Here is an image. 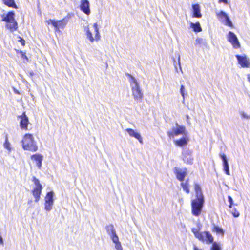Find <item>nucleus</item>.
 I'll return each instance as SVG.
<instances>
[{
  "mask_svg": "<svg viewBox=\"0 0 250 250\" xmlns=\"http://www.w3.org/2000/svg\"><path fill=\"white\" fill-rule=\"evenodd\" d=\"M194 189L196 198L191 201V211L194 216H199L204 206V197L200 186L197 183L194 184Z\"/></svg>",
  "mask_w": 250,
  "mask_h": 250,
  "instance_id": "f257e3e1",
  "label": "nucleus"
},
{
  "mask_svg": "<svg viewBox=\"0 0 250 250\" xmlns=\"http://www.w3.org/2000/svg\"><path fill=\"white\" fill-rule=\"evenodd\" d=\"M129 76L130 79L129 80L132 96L135 101L137 102H140L143 98V93L142 89L141 88L139 83H138L136 79L132 75L127 74Z\"/></svg>",
  "mask_w": 250,
  "mask_h": 250,
  "instance_id": "f03ea898",
  "label": "nucleus"
},
{
  "mask_svg": "<svg viewBox=\"0 0 250 250\" xmlns=\"http://www.w3.org/2000/svg\"><path fill=\"white\" fill-rule=\"evenodd\" d=\"M23 149L35 152L38 150L36 142L34 140L33 135L31 134H26L21 141Z\"/></svg>",
  "mask_w": 250,
  "mask_h": 250,
  "instance_id": "7ed1b4c3",
  "label": "nucleus"
},
{
  "mask_svg": "<svg viewBox=\"0 0 250 250\" xmlns=\"http://www.w3.org/2000/svg\"><path fill=\"white\" fill-rule=\"evenodd\" d=\"M192 232L194 234L195 237L202 242H206L207 244H211L213 242V238L211 234L208 231H204L200 232V229L192 228Z\"/></svg>",
  "mask_w": 250,
  "mask_h": 250,
  "instance_id": "20e7f679",
  "label": "nucleus"
},
{
  "mask_svg": "<svg viewBox=\"0 0 250 250\" xmlns=\"http://www.w3.org/2000/svg\"><path fill=\"white\" fill-rule=\"evenodd\" d=\"M70 17L67 15L62 20L60 21H55L54 20H49L48 24H51L55 27L56 31H59V29H63L67 24Z\"/></svg>",
  "mask_w": 250,
  "mask_h": 250,
  "instance_id": "39448f33",
  "label": "nucleus"
},
{
  "mask_svg": "<svg viewBox=\"0 0 250 250\" xmlns=\"http://www.w3.org/2000/svg\"><path fill=\"white\" fill-rule=\"evenodd\" d=\"M175 125V127H172V131H167V132L168 137L170 139L173 138L174 136L186 134V128L185 126L178 125L177 123H176Z\"/></svg>",
  "mask_w": 250,
  "mask_h": 250,
  "instance_id": "423d86ee",
  "label": "nucleus"
},
{
  "mask_svg": "<svg viewBox=\"0 0 250 250\" xmlns=\"http://www.w3.org/2000/svg\"><path fill=\"white\" fill-rule=\"evenodd\" d=\"M54 193L53 191L48 192L45 197L44 209L47 211H50L52 209L54 204Z\"/></svg>",
  "mask_w": 250,
  "mask_h": 250,
  "instance_id": "0eeeda50",
  "label": "nucleus"
},
{
  "mask_svg": "<svg viewBox=\"0 0 250 250\" xmlns=\"http://www.w3.org/2000/svg\"><path fill=\"white\" fill-rule=\"evenodd\" d=\"M218 20L222 22L225 23V25L231 27L233 24L228 15L223 11L216 12Z\"/></svg>",
  "mask_w": 250,
  "mask_h": 250,
  "instance_id": "6e6552de",
  "label": "nucleus"
},
{
  "mask_svg": "<svg viewBox=\"0 0 250 250\" xmlns=\"http://www.w3.org/2000/svg\"><path fill=\"white\" fill-rule=\"evenodd\" d=\"M228 40L231 43L233 48L238 49L240 47V44L236 35L232 31H229L228 35Z\"/></svg>",
  "mask_w": 250,
  "mask_h": 250,
  "instance_id": "1a4fd4ad",
  "label": "nucleus"
},
{
  "mask_svg": "<svg viewBox=\"0 0 250 250\" xmlns=\"http://www.w3.org/2000/svg\"><path fill=\"white\" fill-rule=\"evenodd\" d=\"M236 57L238 61V63L242 67L249 68L250 66V62L249 59L246 56L236 55Z\"/></svg>",
  "mask_w": 250,
  "mask_h": 250,
  "instance_id": "9d476101",
  "label": "nucleus"
},
{
  "mask_svg": "<svg viewBox=\"0 0 250 250\" xmlns=\"http://www.w3.org/2000/svg\"><path fill=\"white\" fill-rule=\"evenodd\" d=\"M174 173L179 181L183 182L187 174V169L186 168L181 169L175 167L174 168Z\"/></svg>",
  "mask_w": 250,
  "mask_h": 250,
  "instance_id": "9b49d317",
  "label": "nucleus"
},
{
  "mask_svg": "<svg viewBox=\"0 0 250 250\" xmlns=\"http://www.w3.org/2000/svg\"><path fill=\"white\" fill-rule=\"evenodd\" d=\"M20 118V125L22 129H27L29 124L28 118L26 116L25 112H23L21 115L18 117Z\"/></svg>",
  "mask_w": 250,
  "mask_h": 250,
  "instance_id": "f8f14e48",
  "label": "nucleus"
},
{
  "mask_svg": "<svg viewBox=\"0 0 250 250\" xmlns=\"http://www.w3.org/2000/svg\"><path fill=\"white\" fill-rule=\"evenodd\" d=\"M89 2L88 0H82L81 1V10L86 15H89L90 13L89 8Z\"/></svg>",
  "mask_w": 250,
  "mask_h": 250,
  "instance_id": "ddd939ff",
  "label": "nucleus"
},
{
  "mask_svg": "<svg viewBox=\"0 0 250 250\" xmlns=\"http://www.w3.org/2000/svg\"><path fill=\"white\" fill-rule=\"evenodd\" d=\"M191 152L188 149L184 150L182 152V155L183 156V161L184 162L188 164H192L193 159L191 157L190 155Z\"/></svg>",
  "mask_w": 250,
  "mask_h": 250,
  "instance_id": "4468645a",
  "label": "nucleus"
},
{
  "mask_svg": "<svg viewBox=\"0 0 250 250\" xmlns=\"http://www.w3.org/2000/svg\"><path fill=\"white\" fill-rule=\"evenodd\" d=\"M126 131L128 133L130 136L134 137L137 139L141 144H143V139L140 133L131 128L126 129Z\"/></svg>",
  "mask_w": 250,
  "mask_h": 250,
  "instance_id": "2eb2a0df",
  "label": "nucleus"
},
{
  "mask_svg": "<svg viewBox=\"0 0 250 250\" xmlns=\"http://www.w3.org/2000/svg\"><path fill=\"white\" fill-rule=\"evenodd\" d=\"M192 8L193 12L192 17L198 18H201L202 17V14L200 12L201 10L199 4H193L192 6Z\"/></svg>",
  "mask_w": 250,
  "mask_h": 250,
  "instance_id": "dca6fc26",
  "label": "nucleus"
},
{
  "mask_svg": "<svg viewBox=\"0 0 250 250\" xmlns=\"http://www.w3.org/2000/svg\"><path fill=\"white\" fill-rule=\"evenodd\" d=\"M15 13L13 11L9 12L6 15L2 16V21L6 22H11L15 20L14 19Z\"/></svg>",
  "mask_w": 250,
  "mask_h": 250,
  "instance_id": "f3484780",
  "label": "nucleus"
},
{
  "mask_svg": "<svg viewBox=\"0 0 250 250\" xmlns=\"http://www.w3.org/2000/svg\"><path fill=\"white\" fill-rule=\"evenodd\" d=\"M31 159L36 161L37 166L40 168L42 166V156L41 154H36L31 156Z\"/></svg>",
  "mask_w": 250,
  "mask_h": 250,
  "instance_id": "a211bd4d",
  "label": "nucleus"
},
{
  "mask_svg": "<svg viewBox=\"0 0 250 250\" xmlns=\"http://www.w3.org/2000/svg\"><path fill=\"white\" fill-rule=\"evenodd\" d=\"M42 189V188H33L32 190V193L35 199V201L36 202H38L39 201Z\"/></svg>",
  "mask_w": 250,
  "mask_h": 250,
  "instance_id": "6ab92c4d",
  "label": "nucleus"
},
{
  "mask_svg": "<svg viewBox=\"0 0 250 250\" xmlns=\"http://www.w3.org/2000/svg\"><path fill=\"white\" fill-rule=\"evenodd\" d=\"M84 31L85 33L86 38L91 42H93L94 41V38L93 36L92 32L90 31L88 26H84Z\"/></svg>",
  "mask_w": 250,
  "mask_h": 250,
  "instance_id": "aec40b11",
  "label": "nucleus"
},
{
  "mask_svg": "<svg viewBox=\"0 0 250 250\" xmlns=\"http://www.w3.org/2000/svg\"><path fill=\"white\" fill-rule=\"evenodd\" d=\"M188 139L185 137H183L179 140L175 141V145L179 147H182L187 145Z\"/></svg>",
  "mask_w": 250,
  "mask_h": 250,
  "instance_id": "412c9836",
  "label": "nucleus"
},
{
  "mask_svg": "<svg viewBox=\"0 0 250 250\" xmlns=\"http://www.w3.org/2000/svg\"><path fill=\"white\" fill-rule=\"evenodd\" d=\"M105 229L107 234L110 235V236L116 233V230L112 224L106 226L105 227Z\"/></svg>",
  "mask_w": 250,
  "mask_h": 250,
  "instance_id": "4be33fe9",
  "label": "nucleus"
},
{
  "mask_svg": "<svg viewBox=\"0 0 250 250\" xmlns=\"http://www.w3.org/2000/svg\"><path fill=\"white\" fill-rule=\"evenodd\" d=\"M190 27L194 32H199L202 31V28L199 22L195 23L191 22L190 23Z\"/></svg>",
  "mask_w": 250,
  "mask_h": 250,
  "instance_id": "5701e85b",
  "label": "nucleus"
},
{
  "mask_svg": "<svg viewBox=\"0 0 250 250\" xmlns=\"http://www.w3.org/2000/svg\"><path fill=\"white\" fill-rule=\"evenodd\" d=\"M93 27H94V31L95 32L94 40H95L96 41H98L100 39L101 36H100V33L99 31V28L98 27L97 23H94Z\"/></svg>",
  "mask_w": 250,
  "mask_h": 250,
  "instance_id": "b1692460",
  "label": "nucleus"
},
{
  "mask_svg": "<svg viewBox=\"0 0 250 250\" xmlns=\"http://www.w3.org/2000/svg\"><path fill=\"white\" fill-rule=\"evenodd\" d=\"M7 24L6 25V27L8 29H10L11 31L12 29L16 30L17 28V23L14 21H11V22H7Z\"/></svg>",
  "mask_w": 250,
  "mask_h": 250,
  "instance_id": "393cba45",
  "label": "nucleus"
},
{
  "mask_svg": "<svg viewBox=\"0 0 250 250\" xmlns=\"http://www.w3.org/2000/svg\"><path fill=\"white\" fill-rule=\"evenodd\" d=\"M4 3L10 7L17 8L14 0H3Z\"/></svg>",
  "mask_w": 250,
  "mask_h": 250,
  "instance_id": "a878e982",
  "label": "nucleus"
},
{
  "mask_svg": "<svg viewBox=\"0 0 250 250\" xmlns=\"http://www.w3.org/2000/svg\"><path fill=\"white\" fill-rule=\"evenodd\" d=\"M220 156L223 162V167L229 166L228 161L226 155L224 154H220Z\"/></svg>",
  "mask_w": 250,
  "mask_h": 250,
  "instance_id": "bb28decb",
  "label": "nucleus"
},
{
  "mask_svg": "<svg viewBox=\"0 0 250 250\" xmlns=\"http://www.w3.org/2000/svg\"><path fill=\"white\" fill-rule=\"evenodd\" d=\"M32 181L36 186L34 188H42V185L40 184V181L38 179L36 178L35 177H33Z\"/></svg>",
  "mask_w": 250,
  "mask_h": 250,
  "instance_id": "cd10ccee",
  "label": "nucleus"
},
{
  "mask_svg": "<svg viewBox=\"0 0 250 250\" xmlns=\"http://www.w3.org/2000/svg\"><path fill=\"white\" fill-rule=\"evenodd\" d=\"M206 43H207L206 42V41L204 39H203V38H197L196 39V43H195L196 45H199V46L205 45L206 44Z\"/></svg>",
  "mask_w": 250,
  "mask_h": 250,
  "instance_id": "c85d7f7f",
  "label": "nucleus"
},
{
  "mask_svg": "<svg viewBox=\"0 0 250 250\" xmlns=\"http://www.w3.org/2000/svg\"><path fill=\"white\" fill-rule=\"evenodd\" d=\"M181 186L185 191H186L187 193H189L190 192L189 188H188V184L187 183H184L183 182H182L181 183Z\"/></svg>",
  "mask_w": 250,
  "mask_h": 250,
  "instance_id": "c756f323",
  "label": "nucleus"
},
{
  "mask_svg": "<svg viewBox=\"0 0 250 250\" xmlns=\"http://www.w3.org/2000/svg\"><path fill=\"white\" fill-rule=\"evenodd\" d=\"M213 231L216 232L217 234H220L222 235H224V231L223 229L218 226H215L214 227Z\"/></svg>",
  "mask_w": 250,
  "mask_h": 250,
  "instance_id": "7c9ffc66",
  "label": "nucleus"
},
{
  "mask_svg": "<svg viewBox=\"0 0 250 250\" xmlns=\"http://www.w3.org/2000/svg\"><path fill=\"white\" fill-rule=\"evenodd\" d=\"M221 248L220 245L216 242H213L211 248V250H221Z\"/></svg>",
  "mask_w": 250,
  "mask_h": 250,
  "instance_id": "2f4dec72",
  "label": "nucleus"
},
{
  "mask_svg": "<svg viewBox=\"0 0 250 250\" xmlns=\"http://www.w3.org/2000/svg\"><path fill=\"white\" fill-rule=\"evenodd\" d=\"M110 238L114 243H116L119 242V238L116 234V232L114 234L112 235L111 236H110Z\"/></svg>",
  "mask_w": 250,
  "mask_h": 250,
  "instance_id": "473e14b6",
  "label": "nucleus"
},
{
  "mask_svg": "<svg viewBox=\"0 0 250 250\" xmlns=\"http://www.w3.org/2000/svg\"><path fill=\"white\" fill-rule=\"evenodd\" d=\"M10 144L8 141L7 137H6V139H5V142L4 144V147L7 150L10 151L11 148H10Z\"/></svg>",
  "mask_w": 250,
  "mask_h": 250,
  "instance_id": "72a5a7b5",
  "label": "nucleus"
},
{
  "mask_svg": "<svg viewBox=\"0 0 250 250\" xmlns=\"http://www.w3.org/2000/svg\"><path fill=\"white\" fill-rule=\"evenodd\" d=\"M231 213L233 215V216L234 217H238L239 216L240 214L239 211L236 209V208H234L232 209V210L231 211Z\"/></svg>",
  "mask_w": 250,
  "mask_h": 250,
  "instance_id": "f704fd0d",
  "label": "nucleus"
},
{
  "mask_svg": "<svg viewBox=\"0 0 250 250\" xmlns=\"http://www.w3.org/2000/svg\"><path fill=\"white\" fill-rule=\"evenodd\" d=\"M185 87L184 85H181L180 87V93L183 97V100L185 99Z\"/></svg>",
  "mask_w": 250,
  "mask_h": 250,
  "instance_id": "c9c22d12",
  "label": "nucleus"
},
{
  "mask_svg": "<svg viewBox=\"0 0 250 250\" xmlns=\"http://www.w3.org/2000/svg\"><path fill=\"white\" fill-rule=\"evenodd\" d=\"M240 114L241 115V116L245 119H250V116L248 115L247 114H246L244 111H240Z\"/></svg>",
  "mask_w": 250,
  "mask_h": 250,
  "instance_id": "e433bc0d",
  "label": "nucleus"
},
{
  "mask_svg": "<svg viewBox=\"0 0 250 250\" xmlns=\"http://www.w3.org/2000/svg\"><path fill=\"white\" fill-rule=\"evenodd\" d=\"M228 201L229 203V208H232V206L233 204V201L232 198L230 196H229L228 197Z\"/></svg>",
  "mask_w": 250,
  "mask_h": 250,
  "instance_id": "4c0bfd02",
  "label": "nucleus"
},
{
  "mask_svg": "<svg viewBox=\"0 0 250 250\" xmlns=\"http://www.w3.org/2000/svg\"><path fill=\"white\" fill-rule=\"evenodd\" d=\"M115 244V248L117 250H123L122 247L120 242H117Z\"/></svg>",
  "mask_w": 250,
  "mask_h": 250,
  "instance_id": "58836bf2",
  "label": "nucleus"
},
{
  "mask_svg": "<svg viewBox=\"0 0 250 250\" xmlns=\"http://www.w3.org/2000/svg\"><path fill=\"white\" fill-rule=\"evenodd\" d=\"M224 171L225 172L226 174L228 175H230V172H229V166H226L223 167Z\"/></svg>",
  "mask_w": 250,
  "mask_h": 250,
  "instance_id": "ea45409f",
  "label": "nucleus"
},
{
  "mask_svg": "<svg viewBox=\"0 0 250 250\" xmlns=\"http://www.w3.org/2000/svg\"><path fill=\"white\" fill-rule=\"evenodd\" d=\"M19 53L21 54V57L23 59H25L27 61L28 60V58L27 57L26 55H25V53L24 52H23V51H19Z\"/></svg>",
  "mask_w": 250,
  "mask_h": 250,
  "instance_id": "a19ab883",
  "label": "nucleus"
},
{
  "mask_svg": "<svg viewBox=\"0 0 250 250\" xmlns=\"http://www.w3.org/2000/svg\"><path fill=\"white\" fill-rule=\"evenodd\" d=\"M178 63L177 64L179 65V67H180V69L181 70V64H180V55H178Z\"/></svg>",
  "mask_w": 250,
  "mask_h": 250,
  "instance_id": "79ce46f5",
  "label": "nucleus"
},
{
  "mask_svg": "<svg viewBox=\"0 0 250 250\" xmlns=\"http://www.w3.org/2000/svg\"><path fill=\"white\" fill-rule=\"evenodd\" d=\"M173 60L174 65V67H175V70L177 72L178 71V69H177V64L176 63L175 59L174 58H173Z\"/></svg>",
  "mask_w": 250,
  "mask_h": 250,
  "instance_id": "37998d69",
  "label": "nucleus"
},
{
  "mask_svg": "<svg viewBox=\"0 0 250 250\" xmlns=\"http://www.w3.org/2000/svg\"><path fill=\"white\" fill-rule=\"evenodd\" d=\"M20 41L21 42L22 45H24L25 41L22 38H21Z\"/></svg>",
  "mask_w": 250,
  "mask_h": 250,
  "instance_id": "c03bdc74",
  "label": "nucleus"
},
{
  "mask_svg": "<svg viewBox=\"0 0 250 250\" xmlns=\"http://www.w3.org/2000/svg\"><path fill=\"white\" fill-rule=\"evenodd\" d=\"M0 244H3V240L1 236H0Z\"/></svg>",
  "mask_w": 250,
  "mask_h": 250,
  "instance_id": "a18cd8bd",
  "label": "nucleus"
},
{
  "mask_svg": "<svg viewBox=\"0 0 250 250\" xmlns=\"http://www.w3.org/2000/svg\"><path fill=\"white\" fill-rule=\"evenodd\" d=\"M13 91L15 94H19L20 93L18 90H17L16 88H13Z\"/></svg>",
  "mask_w": 250,
  "mask_h": 250,
  "instance_id": "49530a36",
  "label": "nucleus"
},
{
  "mask_svg": "<svg viewBox=\"0 0 250 250\" xmlns=\"http://www.w3.org/2000/svg\"><path fill=\"white\" fill-rule=\"evenodd\" d=\"M220 3H227V0H219V1Z\"/></svg>",
  "mask_w": 250,
  "mask_h": 250,
  "instance_id": "de8ad7c7",
  "label": "nucleus"
},
{
  "mask_svg": "<svg viewBox=\"0 0 250 250\" xmlns=\"http://www.w3.org/2000/svg\"><path fill=\"white\" fill-rule=\"evenodd\" d=\"M29 74H30V76L31 77H32V76H33V75H34V72H33L31 71V72H29Z\"/></svg>",
  "mask_w": 250,
  "mask_h": 250,
  "instance_id": "09e8293b",
  "label": "nucleus"
},
{
  "mask_svg": "<svg viewBox=\"0 0 250 250\" xmlns=\"http://www.w3.org/2000/svg\"><path fill=\"white\" fill-rule=\"evenodd\" d=\"M194 250H199V249L195 245H194Z\"/></svg>",
  "mask_w": 250,
  "mask_h": 250,
  "instance_id": "8fccbe9b",
  "label": "nucleus"
},
{
  "mask_svg": "<svg viewBox=\"0 0 250 250\" xmlns=\"http://www.w3.org/2000/svg\"><path fill=\"white\" fill-rule=\"evenodd\" d=\"M188 181L189 179H188L184 183H187V184H188Z\"/></svg>",
  "mask_w": 250,
  "mask_h": 250,
  "instance_id": "3c124183",
  "label": "nucleus"
},
{
  "mask_svg": "<svg viewBox=\"0 0 250 250\" xmlns=\"http://www.w3.org/2000/svg\"><path fill=\"white\" fill-rule=\"evenodd\" d=\"M248 79L249 81L250 82V75H248Z\"/></svg>",
  "mask_w": 250,
  "mask_h": 250,
  "instance_id": "603ef678",
  "label": "nucleus"
},
{
  "mask_svg": "<svg viewBox=\"0 0 250 250\" xmlns=\"http://www.w3.org/2000/svg\"><path fill=\"white\" fill-rule=\"evenodd\" d=\"M186 118H187V119H188L189 118V115H186Z\"/></svg>",
  "mask_w": 250,
  "mask_h": 250,
  "instance_id": "864d4df0",
  "label": "nucleus"
},
{
  "mask_svg": "<svg viewBox=\"0 0 250 250\" xmlns=\"http://www.w3.org/2000/svg\"><path fill=\"white\" fill-rule=\"evenodd\" d=\"M32 202V200H29L28 201V204H30Z\"/></svg>",
  "mask_w": 250,
  "mask_h": 250,
  "instance_id": "5fc2aeb1",
  "label": "nucleus"
}]
</instances>
